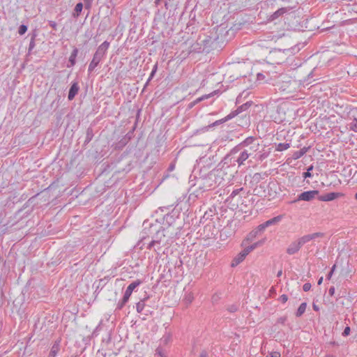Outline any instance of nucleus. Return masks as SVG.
Here are the masks:
<instances>
[{"label": "nucleus", "instance_id": "nucleus-1", "mask_svg": "<svg viewBox=\"0 0 357 357\" xmlns=\"http://www.w3.org/2000/svg\"><path fill=\"white\" fill-rule=\"evenodd\" d=\"M109 47V43L107 41L103 42L100 45L98 46L96 53L93 56L92 61L89 65L88 71L89 73L93 71V70L103 59Z\"/></svg>", "mask_w": 357, "mask_h": 357}, {"label": "nucleus", "instance_id": "nucleus-2", "mask_svg": "<svg viewBox=\"0 0 357 357\" xmlns=\"http://www.w3.org/2000/svg\"><path fill=\"white\" fill-rule=\"evenodd\" d=\"M165 231L166 229H165L158 230L154 236L153 239L149 244L147 248L151 249L154 246H156L157 248L154 249L155 251H156L157 250H160V245H162L163 246L169 245L170 243L168 239H166Z\"/></svg>", "mask_w": 357, "mask_h": 357}, {"label": "nucleus", "instance_id": "nucleus-3", "mask_svg": "<svg viewBox=\"0 0 357 357\" xmlns=\"http://www.w3.org/2000/svg\"><path fill=\"white\" fill-rule=\"evenodd\" d=\"M141 284V281L137 280L136 281L132 282L131 284L128 285L127 287L125 294L123 295V298L118 303L116 309L121 310L125 304L129 300L130 295L132 294V291L138 287Z\"/></svg>", "mask_w": 357, "mask_h": 357}, {"label": "nucleus", "instance_id": "nucleus-4", "mask_svg": "<svg viewBox=\"0 0 357 357\" xmlns=\"http://www.w3.org/2000/svg\"><path fill=\"white\" fill-rule=\"evenodd\" d=\"M282 35H274L272 33H268L260 37L258 41V45L261 47H267V43H276L281 38Z\"/></svg>", "mask_w": 357, "mask_h": 357}, {"label": "nucleus", "instance_id": "nucleus-5", "mask_svg": "<svg viewBox=\"0 0 357 357\" xmlns=\"http://www.w3.org/2000/svg\"><path fill=\"white\" fill-rule=\"evenodd\" d=\"M319 194L318 190H310V191H305L300 194L298 197V198L294 201H291L290 203H295L298 201H306L310 202L315 198V197Z\"/></svg>", "mask_w": 357, "mask_h": 357}, {"label": "nucleus", "instance_id": "nucleus-6", "mask_svg": "<svg viewBox=\"0 0 357 357\" xmlns=\"http://www.w3.org/2000/svg\"><path fill=\"white\" fill-rule=\"evenodd\" d=\"M250 253L249 250L245 248L243 250L239 252L232 260L231 263V267H236L241 264Z\"/></svg>", "mask_w": 357, "mask_h": 357}, {"label": "nucleus", "instance_id": "nucleus-7", "mask_svg": "<svg viewBox=\"0 0 357 357\" xmlns=\"http://www.w3.org/2000/svg\"><path fill=\"white\" fill-rule=\"evenodd\" d=\"M342 196L340 192H329L318 197V199L322 202H330Z\"/></svg>", "mask_w": 357, "mask_h": 357}, {"label": "nucleus", "instance_id": "nucleus-8", "mask_svg": "<svg viewBox=\"0 0 357 357\" xmlns=\"http://www.w3.org/2000/svg\"><path fill=\"white\" fill-rule=\"evenodd\" d=\"M301 248V245H300L298 240L293 241L287 248V253L292 255L298 252Z\"/></svg>", "mask_w": 357, "mask_h": 357}, {"label": "nucleus", "instance_id": "nucleus-9", "mask_svg": "<svg viewBox=\"0 0 357 357\" xmlns=\"http://www.w3.org/2000/svg\"><path fill=\"white\" fill-rule=\"evenodd\" d=\"M289 9L287 8H279L278 10L274 12L271 15H270L268 18V21H274L279 18L280 17L282 16L284 13H286Z\"/></svg>", "mask_w": 357, "mask_h": 357}, {"label": "nucleus", "instance_id": "nucleus-10", "mask_svg": "<svg viewBox=\"0 0 357 357\" xmlns=\"http://www.w3.org/2000/svg\"><path fill=\"white\" fill-rule=\"evenodd\" d=\"M79 89V88L78 84H77V82H74L71 85V86L70 88V90H69V92H68V98L69 100H73L75 96L77 94Z\"/></svg>", "mask_w": 357, "mask_h": 357}, {"label": "nucleus", "instance_id": "nucleus-11", "mask_svg": "<svg viewBox=\"0 0 357 357\" xmlns=\"http://www.w3.org/2000/svg\"><path fill=\"white\" fill-rule=\"evenodd\" d=\"M252 155V153H248V150H245L241 153L239 157L237 158L236 162L238 165H241L243 162Z\"/></svg>", "mask_w": 357, "mask_h": 357}, {"label": "nucleus", "instance_id": "nucleus-12", "mask_svg": "<svg viewBox=\"0 0 357 357\" xmlns=\"http://www.w3.org/2000/svg\"><path fill=\"white\" fill-rule=\"evenodd\" d=\"M78 54V50L77 48H74L73 52H71V54L69 58V63L70 66L68 65V67L73 66L75 64L76 57Z\"/></svg>", "mask_w": 357, "mask_h": 357}, {"label": "nucleus", "instance_id": "nucleus-13", "mask_svg": "<svg viewBox=\"0 0 357 357\" xmlns=\"http://www.w3.org/2000/svg\"><path fill=\"white\" fill-rule=\"evenodd\" d=\"M282 218V215H278L276 217H274L273 218H271L266 222L264 223L266 224V227H269L273 225H275L278 223Z\"/></svg>", "mask_w": 357, "mask_h": 357}, {"label": "nucleus", "instance_id": "nucleus-14", "mask_svg": "<svg viewBox=\"0 0 357 357\" xmlns=\"http://www.w3.org/2000/svg\"><path fill=\"white\" fill-rule=\"evenodd\" d=\"M255 138L250 137L246 138L243 142H242L239 144V146H241L242 147L248 146L250 145L252 146V145H253V144H255Z\"/></svg>", "mask_w": 357, "mask_h": 357}, {"label": "nucleus", "instance_id": "nucleus-15", "mask_svg": "<svg viewBox=\"0 0 357 357\" xmlns=\"http://www.w3.org/2000/svg\"><path fill=\"white\" fill-rule=\"evenodd\" d=\"M308 235L310 241H315L317 238H321L325 236V234L324 232H315L309 234Z\"/></svg>", "mask_w": 357, "mask_h": 357}, {"label": "nucleus", "instance_id": "nucleus-16", "mask_svg": "<svg viewBox=\"0 0 357 357\" xmlns=\"http://www.w3.org/2000/svg\"><path fill=\"white\" fill-rule=\"evenodd\" d=\"M306 307L307 304L305 303H301L296 312V316L298 317H301L305 312Z\"/></svg>", "mask_w": 357, "mask_h": 357}, {"label": "nucleus", "instance_id": "nucleus-17", "mask_svg": "<svg viewBox=\"0 0 357 357\" xmlns=\"http://www.w3.org/2000/svg\"><path fill=\"white\" fill-rule=\"evenodd\" d=\"M349 130L355 132H357V119L354 118L351 122L348 124Z\"/></svg>", "mask_w": 357, "mask_h": 357}, {"label": "nucleus", "instance_id": "nucleus-18", "mask_svg": "<svg viewBox=\"0 0 357 357\" xmlns=\"http://www.w3.org/2000/svg\"><path fill=\"white\" fill-rule=\"evenodd\" d=\"M297 240L299 242L301 247L310 241L308 234L304 235V236L298 238Z\"/></svg>", "mask_w": 357, "mask_h": 357}, {"label": "nucleus", "instance_id": "nucleus-19", "mask_svg": "<svg viewBox=\"0 0 357 357\" xmlns=\"http://www.w3.org/2000/svg\"><path fill=\"white\" fill-rule=\"evenodd\" d=\"M290 147L289 143H280L276 146L275 150L278 151H283Z\"/></svg>", "mask_w": 357, "mask_h": 357}, {"label": "nucleus", "instance_id": "nucleus-20", "mask_svg": "<svg viewBox=\"0 0 357 357\" xmlns=\"http://www.w3.org/2000/svg\"><path fill=\"white\" fill-rule=\"evenodd\" d=\"M307 149L304 147V148L301 149V150L296 151L293 155L294 158L298 159V158L302 157L307 152Z\"/></svg>", "mask_w": 357, "mask_h": 357}, {"label": "nucleus", "instance_id": "nucleus-21", "mask_svg": "<svg viewBox=\"0 0 357 357\" xmlns=\"http://www.w3.org/2000/svg\"><path fill=\"white\" fill-rule=\"evenodd\" d=\"M264 243V240H261V241L256 242V243H253L252 245H251L250 246H248L246 248L249 250V252H250L252 250H254L255 248H257V247L261 245Z\"/></svg>", "mask_w": 357, "mask_h": 357}, {"label": "nucleus", "instance_id": "nucleus-22", "mask_svg": "<svg viewBox=\"0 0 357 357\" xmlns=\"http://www.w3.org/2000/svg\"><path fill=\"white\" fill-rule=\"evenodd\" d=\"M212 94H213V93H209V94H207V95H204V96H202V97H200V98H199L196 99L193 102H192V103L190 104V107H192V106H193V105H195V104L199 103V102H201V101H202V100H206V99H207V98H208L211 97Z\"/></svg>", "mask_w": 357, "mask_h": 357}, {"label": "nucleus", "instance_id": "nucleus-23", "mask_svg": "<svg viewBox=\"0 0 357 357\" xmlns=\"http://www.w3.org/2000/svg\"><path fill=\"white\" fill-rule=\"evenodd\" d=\"M240 114V109H236L235 111L231 112L230 114H229L224 119V121H227L228 120L231 119L232 118L235 117L236 115Z\"/></svg>", "mask_w": 357, "mask_h": 357}, {"label": "nucleus", "instance_id": "nucleus-24", "mask_svg": "<svg viewBox=\"0 0 357 357\" xmlns=\"http://www.w3.org/2000/svg\"><path fill=\"white\" fill-rule=\"evenodd\" d=\"M240 114V109H236L235 111L231 112L230 114H229L224 119V121H227L228 120L231 119L232 118L235 117L236 115Z\"/></svg>", "mask_w": 357, "mask_h": 357}, {"label": "nucleus", "instance_id": "nucleus-25", "mask_svg": "<svg viewBox=\"0 0 357 357\" xmlns=\"http://www.w3.org/2000/svg\"><path fill=\"white\" fill-rule=\"evenodd\" d=\"M59 351V346L54 344L50 352L49 357H55Z\"/></svg>", "mask_w": 357, "mask_h": 357}, {"label": "nucleus", "instance_id": "nucleus-26", "mask_svg": "<svg viewBox=\"0 0 357 357\" xmlns=\"http://www.w3.org/2000/svg\"><path fill=\"white\" fill-rule=\"evenodd\" d=\"M144 306H145V303H144V301H140L139 302H138L136 305V309H137V311L138 312H142V310H144Z\"/></svg>", "mask_w": 357, "mask_h": 357}, {"label": "nucleus", "instance_id": "nucleus-27", "mask_svg": "<svg viewBox=\"0 0 357 357\" xmlns=\"http://www.w3.org/2000/svg\"><path fill=\"white\" fill-rule=\"evenodd\" d=\"M26 31H27V26H26L24 24H22L19 27L18 33L20 35H23L26 32Z\"/></svg>", "mask_w": 357, "mask_h": 357}, {"label": "nucleus", "instance_id": "nucleus-28", "mask_svg": "<svg viewBox=\"0 0 357 357\" xmlns=\"http://www.w3.org/2000/svg\"><path fill=\"white\" fill-rule=\"evenodd\" d=\"M184 299H185V301H186L187 303H191L192 301L194 299L192 294V293L187 294L185 296V298Z\"/></svg>", "mask_w": 357, "mask_h": 357}, {"label": "nucleus", "instance_id": "nucleus-29", "mask_svg": "<svg viewBox=\"0 0 357 357\" xmlns=\"http://www.w3.org/2000/svg\"><path fill=\"white\" fill-rule=\"evenodd\" d=\"M312 169H313V166L312 165L310 166L307 168V172L303 173V177L305 178H308V177H311L312 174L310 173V171H312Z\"/></svg>", "mask_w": 357, "mask_h": 357}, {"label": "nucleus", "instance_id": "nucleus-30", "mask_svg": "<svg viewBox=\"0 0 357 357\" xmlns=\"http://www.w3.org/2000/svg\"><path fill=\"white\" fill-rule=\"evenodd\" d=\"M82 8L83 4L82 3H78L75 7V12L77 13V15H79V13L82 10Z\"/></svg>", "mask_w": 357, "mask_h": 357}, {"label": "nucleus", "instance_id": "nucleus-31", "mask_svg": "<svg viewBox=\"0 0 357 357\" xmlns=\"http://www.w3.org/2000/svg\"><path fill=\"white\" fill-rule=\"evenodd\" d=\"M259 144L258 143L253 144V145H252L250 147V149H248V153H252V151H253V152L257 151L259 149Z\"/></svg>", "mask_w": 357, "mask_h": 357}, {"label": "nucleus", "instance_id": "nucleus-32", "mask_svg": "<svg viewBox=\"0 0 357 357\" xmlns=\"http://www.w3.org/2000/svg\"><path fill=\"white\" fill-rule=\"evenodd\" d=\"M227 310L230 312H235L238 310V306L236 305H231L227 307Z\"/></svg>", "mask_w": 357, "mask_h": 357}, {"label": "nucleus", "instance_id": "nucleus-33", "mask_svg": "<svg viewBox=\"0 0 357 357\" xmlns=\"http://www.w3.org/2000/svg\"><path fill=\"white\" fill-rule=\"evenodd\" d=\"M280 353L278 351H272L269 353L266 357H280Z\"/></svg>", "mask_w": 357, "mask_h": 357}, {"label": "nucleus", "instance_id": "nucleus-34", "mask_svg": "<svg viewBox=\"0 0 357 357\" xmlns=\"http://www.w3.org/2000/svg\"><path fill=\"white\" fill-rule=\"evenodd\" d=\"M241 190H243V188H238V189H236L232 191V192L231 193L230 195V197H234L235 196H236Z\"/></svg>", "mask_w": 357, "mask_h": 357}, {"label": "nucleus", "instance_id": "nucleus-35", "mask_svg": "<svg viewBox=\"0 0 357 357\" xmlns=\"http://www.w3.org/2000/svg\"><path fill=\"white\" fill-rule=\"evenodd\" d=\"M266 228H267V227L264 222L262 224H260L257 228V231H263Z\"/></svg>", "mask_w": 357, "mask_h": 357}, {"label": "nucleus", "instance_id": "nucleus-36", "mask_svg": "<svg viewBox=\"0 0 357 357\" xmlns=\"http://www.w3.org/2000/svg\"><path fill=\"white\" fill-rule=\"evenodd\" d=\"M92 138V130L89 128L86 132V140L89 142Z\"/></svg>", "mask_w": 357, "mask_h": 357}, {"label": "nucleus", "instance_id": "nucleus-37", "mask_svg": "<svg viewBox=\"0 0 357 357\" xmlns=\"http://www.w3.org/2000/svg\"><path fill=\"white\" fill-rule=\"evenodd\" d=\"M311 288V284L310 283H305L303 286V289L304 291H308Z\"/></svg>", "mask_w": 357, "mask_h": 357}, {"label": "nucleus", "instance_id": "nucleus-38", "mask_svg": "<svg viewBox=\"0 0 357 357\" xmlns=\"http://www.w3.org/2000/svg\"><path fill=\"white\" fill-rule=\"evenodd\" d=\"M350 331H351L350 327L347 326L344 328V331L342 333V335L343 336H348L349 335V333H350Z\"/></svg>", "mask_w": 357, "mask_h": 357}, {"label": "nucleus", "instance_id": "nucleus-39", "mask_svg": "<svg viewBox=\"0 0 357 357\" xmlns=\"http://www.w3.org/2000/svg\"><path fill=\"white\" fill-rule=\"evenodd\" d=\"M279 300H280L282 303H286V302L287 301V300H288V297H287V296L286 294H282V295L280 297Z\"/></svg>", "mask_w": 357, "mask_h": 357}, {"label": "nucleus", "instance_id": "nucleus-40", "mask_svg": "<svg viewBox=\"0 0 357 357\" xmlns=\"http://www.w3.org/2000/svg\"><path fill=\"white\" fill-rule=\"evenodd\" d=\"M335 267H336V266L333 265V267L331 268V271L329 272V273L327 275V279L328 280H330L331 278L332 275H333V272H334V271L335 269Z\"/></svg>", "mask_w": 357, "mask_h": 357}, {"label": "nucleus", "instance_id": "nucleus-41", "mask_svg": "<svg viewBox=\"0 0 357 357\" xmlns=\"http://www.w3.org/2000/svg\"><path fill=\"white\" fill-rule=\"evenodd\" d=\"M49 25L54 30L56 29L57 24L54 21H49Z\"/></svg>", "mask_w": 357, "mask_h": 357}, {"label": "nucleus", "instance_id": "nucleus-42", "mask_svg": "<svg viewBox=\"0 0 357 357\" xmlns=\"http://www.w3.org/2000/svg\"><path fill=\"white\" fill-rule=\"evenodd\" d=\"M328 294H330V296H333L334 294H335V287H331L329 290H328Z\"/></svg>", "mask_w": 357, "mask_h": 357}, {"label": "nucleus", "instance_id": "nucleus-43", "mask_svg": "<svg viewBox=\"0 0 357 357\" xmlns=\"http://www.w3.org/2000/svg\"><path fill=\"white\" fill-rule=\"evenodd\" d=\"M156 72L152 70L151 73V75L149 76V78L146 82V84H148L149 82L154 77L155 74Z\"/></svg>", "mask_w": 357, "mask_h": 357}, {"label": "nucleus", "instance_id": "nucleus-44", "mask_svg": "<svg viewBox=\"0 0 357 357\" xmlns=\"http://www.w3.org/2000/svg\"><path fill=\"white\" fill-rule=\"evenodd\" d=\"M247 108V104H244L240 107H238L237 109H240V113L245 109Z\"/></svg>", "mask_w": 357, "mask_h": 357}, {"label": "nucleus", "instance_id": "nucleus-45", "mask_svg": "<svg viewBox=\"0 0 357 357\" xmlns=\"http://www.w3.org/2000/svg\"><path fill=\"white\" fill-rule=\"evenodd\" d=\"M264 78V75L261 73L257 74V80H262Z\"/></svg>", "mask_w": 357, "mask_h": 357}, {"label": "nucleus", "instance_id": "nucleus-46", "mask_svg": "<svg viewBox=\"0 0 357 357\" xmlns=\"http://www.w3.org/2000/svg\"><path fill=\"white\" fill-rule=\"evenodd\" d=\"M174 167H175V165L174 164H171L169 167V171H173L174 169Z\"/></svg>", "mask_w": 357, "mask_h": 357}, {"label": "nucleus", "instance_id": "nucleus-47", "mask_svg": "<svg viewBox=\"0 0 357 357\" xmlns=\"http://www.w3.org/2000/svg\"><path fill=\"white\" fill-rule=\"evenodd\" d=\"M314 310L319 311V308L317 305H316L314 303L312 305Z\"/></svg>", "mask_w": 357, "mask_h": 357}, {"label": "nucleus", "instance_id": "nucleus-48", "mask_svg": "<svg viewBox=\"0 0 357 357\" xmlns=\"http://www.w3.org/2000/svg\"><path fill=\"white\" fill-rule=\"evenodd\" d=\"M200 357H208L207 354L206 352H202L200 354Z\"/></svg>", "mask_w": 357, "mask_h": 357}, {"label": "nucleus", "instance_id": "nucleus-49", "mask_svg": "<svg viewBox=\"0 0 357 357\" xmlns=\"http://www.w3.org/2000/svg\"><path fill=\"white\" fill-rule=\"evenodd\" d=\"M157 69H158V64L155 63L152 69V70L156 72L157 71Z\"/></svg>", "mask_w": 357, "mask_h": 357}, {"label": "nucleus", "instance_id": "nucleus-50", "mask_svg": "<svg viewBox=\"0 0 357 357\" xmlns=\"http://www.w3.org/2000/svg\"><path fill=\"white\" fill-rule=\"evenodd\" d=\"M323 282V277H321L318 280V284L320 285Z\"/></svg>", "mask_w": 357, "mask_h": 357}, {"label": "nucleus", "instance_id": "nucleus-51", "mask_svg": "<svg viewBox=\"0 0 357 357\" xmlns=\"http://www.w3.org/2000/svg\"><path fill=\"white\" fill-rule=\"evenodd\" d=\"M282 274V270H280L278 273H277V276L278 277H280Z\"/></svg>", "mask_w": 357, "mask_h": 357}, {"label": "nucleus", "instance_id": "nucleus-52", "mask_svg": "<svg viewBox=\"0 0 357 357\" xmlns=\"http://www.w3.org/2000/svg\"><path fill=\"white\" fill-rule=\"evenodd\" d=\"M161 0H155V5H159L160 2Z\"/></svg>", "mask_w": 357, "mask_h": 357}, {"label": "nucleus", "instance_id": "nucleus-53", "mask_svg": "<svg viewBox=\"0 0 357 357\" xmlns=\"http://www.w3.org/2000/svg\"><path fill=\"white\" fill-rule=\"evenodd\" d=\"M33 42H31L30 45H29V50L31 49L33 47Z\"/></svg>", "mask_w": 357, "mask_h": 357}, {"label": "nucleus", "instance_id": "nucleus-54", "mask_svg": "<svg viewBox=\"0 0 357 357\" xmlns=\"http://www.w3.org/2000/svg\"><path fill=\"white\" fill-rule=\"evenodd\" d=\"M213 299L215 300V299H217V297H215V296H213Z\"/></svg>", "mask_w": 357, "mask_h": 357}, {"label": "nucleus", "instance_id": "nucleus-55", "mask_svg": "<svg viewBox=\"0 0 357 357\" xmlns=\"http://www.w3.org/2000/svg\"><path fill=\"white\" fill-rule=\"evenodd\" d=\"M213 299L215 300V299H217V297H215V296H213Z\"/></svg>", "mask_w": 357, "mask_h": 357}, {"label": "nucleus", "instance_id": "nucleus-56", "mask_svg": "<svg viewBox=\"0 0 357 357\" xmlns=\"http://www.w3.org/2000/svg\"><path fill=\"white\" fill-rule=\"evenodd\" d=\"M355 198L357 199V192L355 194Z\"/></svg>", "mask_w": 357, "mask_h": 357}]
</instances>
